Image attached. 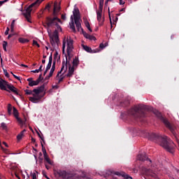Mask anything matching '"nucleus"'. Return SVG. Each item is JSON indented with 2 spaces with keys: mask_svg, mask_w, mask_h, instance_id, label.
<instances>
[{
  "mask_svg": "<svg viewBox=\"0 0 179 179\" xmlns=\"http://www.w3.org/2000/svg\"><path fill=\"white\" fill-rule=\"evenodd\" d=\"M45 9H47L48 12H50L51 9V3H48V4H46Z\"/></svg>",
  "mask_w": 179,
  "mask_h": 179,
  "instance_id": "obj_41",
  "label": "nucleus"
},
{
  "mask_svg": "<svg viewBox=\"0 0 179 179\" xmlns=\"http://www.w3.org/2000/svg\"><path fill=\"white\" fill-rule=\"evenodd\" d=\"M61 10V6L58 4L57 1H55L53 5V12L52 15L55 16L54 17H46V25L48 27H52V26H56L58 29L62 30L61 26L58 23H61L62 24V21L61 19L58 18V13H59Z\"/></svg>",
  "mask_w": 179,
  "mask_h": 179,
  "instance_id": "obj_2",
  "label": "nucleus"
},
{
  "mask_svg": "<svg viewBox=\"0 0 179 179\" xmlns=\"http://www.w3.org/2000/svg\"><path fill=\"white\" fill-rule=\"evenodd\" d=\"M13 76L15 78V79H17V80H20V77H18L15 74H13Z\"/></svg>",
  "mask_w": 179,
  "mask_h": 179,
  "instance_id": "obj_53",
  "label": "nucleus"
},
{
  "mask_svg": "<svg viewBox=\"0 0 179 179\" xmlns=\"http://www.w3.org/2000/svg\"><path fill=\"white\" fill-rule=\"evenodd\" d=\"M43 92H44V85H42L41 86L38 87L36 89H34L32 90V92L36 96H38L39 93H43Z\"/></svg>",
  "mask_w": 179,
  "mask_h": 179,
  "instance_id": "obj_15",
  "label": "nucleus"
},
{
  "mask_svg": "<svg viewBox=\"0 0 179 179\" xmlns=\"http://www.w3.org/2000/svg\"><path fill=\"white\" fill-rule=\"evenodd\" d=\"M43 157H44L45 162L48 163V164H50V166H52V162L51 161V159L48 157V154H45V155H43Z\"/></svg>",
  "mask_w": 179,
  "mask_h": 179,
  "instance_id": "obj_22",
  "label": "nucleus"
},
{
  "mask_svg": "<svg viewBox=\"0 0 179 179\" xmlns=\"http://www.w3.org/2000/svg\"><path fill=\"white\" fill-rule=\"evenodd\" d=\"M3 73H4L6 78H9V73H8L7 70L3 69Z\"/></svg>",
  "mask_w": 179,
  "mask_h": 179,
  "instance_id": "obj_45",
  "label": "nucleus"
},
{
  "mask_svg": "<svg viewBox=\"0 0 179 179\" xmlns=\"http://www.w3.org/2000/svg\"><path fill=\"white\" fill-rule=\"evenodd\" d=\"M72 64V66H74V68H78V66L79 65V59L76 57L75 59H73Z\"/></svg>",
  "mask_w": 179,
  "mask_h": 179,
  "instance_id": "obj_23",
  "label": "nucleus"
},
{
  "mask_svg": "<svg viewBox=\"0 0 179 179\" xmlns=\"http://www.w3.org/2000/svg\"><path fill=\"white\" fill-rule=\"evenodd\" d=\"M39 157H38V160L40 163H43V153L39 152Z\"/></svg>",
  "mask_w": 179,
  "mask_h": 179,
  "instance_id": "obj_39",
  "label": "nucleus"
},
{
  "mask_svg": "<svg viewBox=\"0 0 179 179\" xmlns=\"http://www.w3.org/2000/svg\"><path fill=\"white\" fill-rule=\"evenodd\" d=\"M55 64H56V61L54 60L53 63H52V68H51V69L53 70V71H55Z\"/></svg>",
  "mask_w": 179,
  "mask_h": 179,
  "instance_id": "obj_46",
  "label": "nucleus"
},
{
  "mask_svg": "<svg viewBox=\"0 0 179 179\" xmlns=\"http://www.w3.org/2000/svg\"><path fill=\"white\" fill-rule=\"evenodd\" d=\"M64 73H62V75L59 76L57 78H59L58 82H57V85H59V83H61L62 82H64V79H65V78H66V75L64 76Z\"/></svg>",
  "mask_w": 179,
  "mask_h": 179,
  "instance_id": "obj_21",
  "label": "nucleus"
},
{
  "mask_svg": "<svg viewBox=\"0 0 179 179\" xmlns=\"http://www.w3.org/2000/svg\"><path fill=\"white\" fill-rule=\"evenodd\" d=\"M43 176L45 177L47 179H50V178H48V176H47V175H45V172H43Z\"/></svg>",
  "mask_w": 179,
  "mask_h": 179,
  "instance_id": "obj_64",
  "label": "nucleus"
},
{
  "mask_svg": "<svg viewBox=\"0 0 179 179\" xmlns=\"http://www.w3.org/2000/svg\"><path fill=\"white\" fill-rule=\"evenodd\" d=\"M15 36V34H10L8 35V38H10L11 37H13Z\"/></svg>",
  "mask_w": 179,
  "mask_h": 179,
  "instance_id": "obj_63",
  "label": "nucleus"
},
{
  "mask_svg": "<svg viewBox=\"0 0 179 179\" xmlns=\"http://www.w3.org/2000/svg\"><path fill=\"white\" fill-rule=\"evenodd\" d=\"M99 5L104 6V0H99Z\"/></svg>",
  "mask_w": 179,
  "mask_h": 179,
  "instance_id": "obj_57",
  "label": "nucleus"
},
{
  "mask_svg": "<svg viewBox=\"0 0 179 179\" xmlns=\"http://www.w3.org/2000/svg\"><path fill=\"white\" fill-rule=\"evenodd\" d=\"M13 110L14 117H15V118L19 117V112L17 111V109H16L15 107H13Z\"/></svg>",
  "mask_w": 179,
  "mask_h": 179,
  "instance_id": "obj_32",
  "label": "nucleus"
},
{
  "mask_svg": "<svg viewBox=\"0 0 179 179\" xmlns=\"http://www.w3.org/2000/svg\"><path fill=\"white\" fill-rule=\"evenodd\" d=\"M106 47H107V43H101L99 45V48H101V50H103L104 48H106Z\"/></svg>",
  "mask_w": 179,
  "mask_h": 179,
  "instance_id": "obj_40",
  "label": "nucleus"
},
{
  "mask_svg": "<svg viewBox=\"0 0 179 179\" xmlns=\"http://www.w3.org/2000/svg\"><path fill=\"white\" fill-rule=\"evenodd\" d=\"M129 104V99H125L123 102L120 103L122 107H127Z\"/></svg>",
  "mask_w": 179,
  "mask_h": 179,
  "instance_id": "obj_27",
  "label": "nucleus"
},
{
  "mask_svg": "<svg viewBox=\"0 0 179 179\" xmlns=\"http://www.w3.org/2000/svg\"><path fill=\"white\" fill-rule=\"evenodd\" d=\"M66 57V62L64 61V64H66L67 61H69V64H71V58H72V55H71V52H67V55H65Z\"/></svg>",
  "mask_w": 179,
  "mask_h": 179,
  "instance_id": "obj_24",
  "label": "nucleus"
},
{
  "mask_svg": "<svg viewBox=\"0 0 179 179\" xmlns=\"http://www.w3.org/2000/svg\"><path fill=\"white\" fill-rule=\"evenodd\" d=\"M41 147H42V152L43 153V155H47V150H45V148H44V145L43 143H41Z\"/></svg>",
  "mask_w": 179,
  "mask_h": 179,
  "instance_id": "obj_36",
  "label": "nucleus"
},
{
  "mask_svg": "<svg viewBox=\"0 0 179 179\" xmlns=\"http://www.w3.org/2000/svg\"><path fill=\"white\" fill-rule=\"evenodd\" d=\"M85 25L86 26L87 29H88L89 31H90L91 33H92V31H93L92 30V28L90 27V23H89V21L85 20Z\"/></svg>",
  "mask_w": 179,
  "mask_h": 179,
  "instance_id": "obj_31",
  "label": "nucleus"
},
{
  "mask_svg": "<svg viewBox=\"0 0 179 179\" xmlns=\"http://www.w3.org/2000/svg\"><path fill=\"white\" fill-rule=\"evenodd\" d=\"M27 82H29V83H30L31 82H33V78H28Z\"/></svg>",
  "mask_w": 179,
  "mask_h": 179,
  "instance_id": "obj_61",
  "label": "nucleus"
},
{
  "mask_svg": "<svg viewBox=\"0 0 179 179\" xmlns=\"http://www.w3.org/2000/svg\"><path fill=\"white\" fill-rule=\"evenodd\" d=\"M55 71V70L50 69V73H49V76H52V75H54Z\"/></svg>",
  "mask_w": 179,
  "mask_h": 179,
  "instance_id": "obj_50",
  "label": "nucleus"
},
{
  "mask_svg": "<svg viewBox=\"0 0 179 179\" xmlns=\"http://www.w3.org/2000/svg\"><path fill=\"white\" fill-rule=\"evenodd\" d=\"M96 15H97V20H98V22H99V25L102 26V24H103V22H104V20H103L101 21L102 13L96 11Z\"/></svg>",
  "mask_w": 179,
  "mask_h": 179,
  "instance_id": "obj_18",
  "label": "nucleus"
},
{
  "mask_svg": "<svg viewBox=\"0 0 179 179\" xmlns=\"http://www.w3.org/2000/svg\"><path fill=\"white\" fill-rule=\"evenodd\" d=\"M89 40H94V41H96V38L93 36H91L90 35L89 38H88Z\"/></svg>",
  "mask_w": 179,
  "mask_h": 179,
  "instance_id": "obj_49",
  "label": "nucleus"
},
{
  "mask_svg": "<svg viewBox=\"0 0 179 179\" xmlns=\"http://www.w3.org/2000/svg\"><path fill=\"white\" fill-rule=\"evenodd\" d=\"M15 118L18 121L19 124H20V125H24L26 121H27L26 117H24V120H22V118L19 117V116Z\"/></svg>",
  "mask_w": 179,
  "mask_h": 179,
  "instance_id": "obj_25",
  "label": "nucleus"
},
{
  "mask_svg": "<svg viewBox=\"0 0 179 179\" xmlns=\"http://www.w3.org/2000/svg\"><path fill=\"white\" fill-rule=\"evenodd\" d=\"M24 132H26V129H24L23 131H22L20 132V134H19L17 136V141H21V139L23 138V136L24 134Z\"/></svg>",
  "mask_w": 179,
  "mask_h": 179,
  "instance_id": "obj_26",
  "label": "nucleus"
},
{
  "mask_svg": "<svg viewBox=\"0 0 179 179\" xmlns=\"http://www.w3.org/2000/svg\"><path fill=\"white\" fill-rule=\"evenodd\" d=\"M68 66H69V73L66 74V78H72L73 76V72H75V67L71 65V63H69V61H67L66 64H65V60L62 62V66L59 71H58L57 75L56 78H58L61 73H65L66 71H68Z\"/></svg>",
  "mask_w": 179,
  "mask_h": 179,
  "instance_id": "obj_5",
  "label": "nucleus"
},
{
  "mask_svg": "<svg viewBox=\"0 0 179 179\" xmlns=\"http://www.w3.org/2000/svg\"><path fill=\"white\" fill-rule=\"evenodd\" d=\"M113 174H114L115 176H118V177H121V176L124 177V178H126V179L132 178V177L129 176L128 174L125 173L124 172H118V171H109L106 172L103 175V177L104 178H107Z\"/></svg>",
  "mask_w": 179,
  "mask_h": 179,
  "instance_id": "obj_8",
  "label": "nucleus"
},
{
  "mask_svg": "<svg viewBox=\"0 0 179 179\" xmlns=\"http://www.w3.org/2000/svg\"><path fill=\"white\" fill-rule=\"evenodd\" d=\"M52 65V53H50V55L49 57V62L48 64L46 66L45 70L46 71H50L51 69V66Z\"/></svg>",
  "mask_w": 179,
  "mask_h": 179,
  "instance_id": "obj_17",
  "label": "nucleus"
},
{
  "mask_svg": "<svg viewBox=\"0 0 179 179\" xmlns=\"http://www.w3.org/2000/svg\"><path fill=\"white\" fill-rule=\"evenodd\" d=\"M24 92H25V94H27V96H30L31 94L33 96V91L32 90H25Z\"/></svg>",
  "mask_w": 179,
  "mask_h": 179,
  "instance_id": "obj_35",
  "label": "nucleus"
},
{
  "mask_svg": "<svg viewBox=\"0 0 179 179\" xmlns=\"http://www.w3.org/2000/svg\"><path fill=\"white\" fill-rule=\"evenodd\" d=\"M40 83L37 80H32L31 83H29V86L31 87H33V86H37Z\"/></svg>",
  "mask_w": 179,
  "mask_h": 179,
  "instance_id": "obj_28",
  "label": "nucleus"
},
{
  "mask_svg": "<svg viewBox=\"0 0 179 179\" xmlns=\"http://www.w3.org/2000/svg\"><path fill=\"white\" fill-rule=\"evenodd\" d=\"M32 179H37V176H36V173H33L31 174Z\"/></svg>",
  "mask_w": 179,
  "mask_h": 179,
  "instance_id": "obj_48",
  "label": "nucleus"
},
{
  "mask_svg": "<svg viewBox=\"0 0 179 179\" xmlns=\"http://www.w3.org/2000/svg\"><path fill=\"white\" fill-rule=\"evenodd\" d=\"M8 1L9 0H3V1H0V3L1 4V6L3 5V3H5L6 2H8Z\"/></svg>",
  "mask_w": 179,
  "mask_h": 179,
  "instance_id": "obj_55",
  "label": "nucleus"
},
{
  "mask_svg": "<svg viewBox=\"0 0 179 179\" xmlns=\"http://www.w3.org/2000/svg\"><path fill=\"white\" fill-rule=\"evenodd\" d=\"M8 45V42H6V41H3V47H6Z\"/></svg>",
  "mask_w": 179,
  "mask_h": 179,
  "instance_id": "obj_56",
  "label": "nucleus"
},
{
  "mask_svg": "<svg viewBox=\"0 0 179 179\" xmlns=\"http://www.w3.org/2000/svg\"><path fill=\"white\" fill-rule=\"evenodd\" d=\"M0 89L1 90H6V92H12L14 94L18 96L19 92H17V88L13 86L12 84H9L8 81L0 78Z\"/></svg>",
  "mask_w": 179,
  "mask_h": 179,
  "instance_id": "obj_6",
  "label": "nucleus"
},
{
  "mask_svg": "<svg viewBox=\"0 0 179 179\" xmlns=\"http://www.w3.org/2000/svg\"><path fill=\"white\" fill-rule=\"evenodd\" d=\"M70 29L73 31V33H76V28L75 27V22H73V16H71V22L69 23Z\"/></svg>",
  "mask_w": 179,
  "mask_h": 179,
  "instance_id": "obj_16",
  "label": "nucleus"
},
{
  "mask_svg": "<svg viewBox=\"0 0 179 179\" xmlns=\"http://www.w3.org/2000/svg\"><path fill=\"white\" fill-rule=\"evenodd\" d=\"M141 170L144 174H150L152 173V169L146 168V166H143Z\"/></svg>",
  "mask_w": 179,
  "mask_h": 179,
  "instance_id": "obj_20",
  "label": "nucleus"
},
{
  "mask_svg": "<svg viewBox=\"0 0 179 179\" xmlns=\"http://www.w3.org/2000/svg\"><path fill=\"white\" fill-rule=\"evenodd\" d=\"M103 5L101 4H99V10H96V12H99V13H103Z\"/></svg>",
  "mask_w": 179,
  "mask_h": 179,
  "instance_id": "obj_43",
  "label": "nucleus"
},
{
  "mask_svg": "<svg viewBox=\"0 0 179 179\" xmlns=\"http://www.w3.org/2000/svg\"><path fill=\"white\" fill-rule=\"evenodd\" d=\"M66 44V42L65 41V39L63 41V44H62V52L63 54H65V45Z\"/></svg>",
  "mask_w": 179,
  "mask_h": 179,
  "instance_id": "obj_38",
  "label": "nucleus"
},
{
  "mask_svg": "<svg viewBox=\"0 0 179 179\" xmlns=\"http://www.w3.org/2000/svg\"><path fill=\"white\" fill-rule=\"evenodd\" d=\"M57 57H58V52H55V55H54V59H57Z\"/></svg>",
  "mask_w": 179,
  "mask_h": 179,
  "instance_id": "obj_54",
  "label": "nucleus"
},
{
  "mask_svg": "<svg viewBox=\"0 0 179 179\" xmlns=\"http://www.w3.org/2000/svg\"><path fill=\"white\" fill-rule=\"evenodd\" d=\"M67 41V49H66V52H72V50H73V40L71 38L66 39Z\"/></svg>",
  "mask_w": 179,
  "mask_h": 179,
  "instance_id": "obj_13",
  "label": "nucleus"
},
{
  "mask_svg": "<svg viewBox=\"0 0 179 179\" xmlns=\"http://www.w3.org/2000/svg\"><path fill=\"white\" fill-rule=\"evenodd\" d=\"M38 136L41 139L42 142L43 143H45V141L44 140V136L43 135H40V133L38 131H36Z\"/></svg>",
  "mask_w": 179,
  "mask_h": 179,
  "instance_id": "obj_37",
  "label": "nucleus"
},
{
  "mask_svg": "<svg viewBox=\"0 0 179 179\" xmlns=\"http://www.w3.org/2000/svg\"><path fill=\"white\" fill-rule=\"evenodd\" d=\"M154 114L157 115L158 118L162 120V122H164V125L166 127V128H169V129L171 131V134H173V136L176 138V141H178V139H177V134H176V126L171 123L169 122L167 119L163 117L162 115V113L159 112L158 110H155L154 112Z\"/></svg>",
  "mask_w": 179,
  "mask_h": 179,
  "instance_id": "obj_4",
  "label": "nucleus"
},
{
  "mask_svg": "<svg viewBox=\"0 0 179 179\" xmlns=\"http://www.w3.org/2000/svg\"><path fill=\"white\" fill-rule=\"evenodd\" d=\"M149 138L150 141H153L154 142H156V143H158V145L162 146V148L165 149L167 152H169V153H173L174 142L169 138V137L156 133H152L149 135Z\"/></svg>",
  "mask_w": 179,
  "mask_h": 179,
  "instance_id": "obj_1",
  "label": "nucleus"
},
{
  "mask_svg": "<svg viewBox=\"0 0 179 179\" xmlns=\"http://www.w3.org/2000/svg\"><path fill=\"white\" fill-rule=\"evenodd\" d=\"M77 30H78V31H82V33H83L84 37H85V38H89L90 35L89 34L86 33V31H85L83 30V28H82V24H80V27L79 28V29H77Z\"/></svg>",
  "mask_w": 179,
  "mask_h": 179,
  "instance_id": "obj_19",
  "label": "nucleus"
},
{
  "mask_svg": "<svg viewBox=\"0 0 179 179\" xmlns=\"http://www.w3.org/2000/svg\"><path fill=\"white\" fill-rule=\"evenodd\" d=\"M8 113L9 115L12 114V105L10 103L8 104Z\"/></svg>",
  "mask_w": 179,
  "mask_h": 179,
  "instance_id": "obj_34",
  "label": "nucleus"
},
{
  "mask_svg": "<svg viewBox=\"0 0 179 179\" xmlns=\"http://www.w3.org/2000/svg\"><path fill=\"white\" fill-rule=\"evenodd\" d=\"M50 43L52 45H54V41L58 44L59 42V36H58V30L55 29L53 32V34L51 36V34H49Z\"/></svg>",
  "mask_w": 179,
  "mask_h": 179,
  "instance_id": "obj_11",
  "label": "nucleus"
},
{
  "mask_svg": "<svg viewBox=\"0 0 179 179\" xmlns=\"http://www.w3.org/2000/svg\"><path fill=\"white\" fill-rule=\"evenodd\" d=\"M100 50L99 49H96V50H92L91 49V52H90V54H96V52H99Z\"/></svg>",
  "mask_w": 179,
  "mask_h": 179,
  "instance_id": "obj_44",
  "label": "nucleus"
},
{
  "mask_svg": "<svg viewBox=\"0 0 179 179\" xmlns=\"http://www.w3.org/2000/svg\"><path fill=\"white\" fill-rule=\"evenodd\" d=\"M18 41L20 43H22V44H25L26 43H29V39L24 38H20L18 39Z\"/></svg>",
  "mask_w": 179,
  "mask_h": 179,
  "instance_id": "obj_30",
  "label": "nucleus"
},
{
  "mask_svg": "<svg viewBox=\"0 0 179 179\" xmlns=\"http://www.w3.org/2000/svg\"><path fill=\"white\" fill-rule=\"evenodd\" d=\"M62 20H66V15L65 14H62Z\"/></svg>",
  "mask_w": 179,
  "mask_h": 179,
  "instance_id": "obj_51",
  "label": "nucleus"
},
{
  "mask_svg": "<svg viewBox=\"0 0 179 179\" xmlns=\"http://www.w3.org/2000/svg\"><path fill=\"white\" fill-rule=\"evenodd\" d=\"M79 8H74L73 10V15L74 17V22L76 27V29L79 30L80 27V17H79Z\"/></svg>",
  "mask_w": 179,
  "mask_h": 179,
  "instance_id": "obj_9",
  "label": "nucleus"
},
{
  "mask_svg": "<svg viewBox=\"0 0 179 179\" xmlns=\"http://www.w3.org/2000/svg\"><path fill=\"white\" fill-rule=\"evenodd\" d=\"M120 1V5H124L125 4V1H124L123 0H119Z\"/></svg>",
  "mask_w": 179,
  "mask_h": 179,
  "instance_id": "obj_58",
  "label": "nucleus"
},
{
  "mask_svg": "<svg viewBox=\"0 0 179 179\" xmlns=\"http://www.w3.org/2000/svg\"><path fill=\"white\" fill-rule=\"evenodd\" d=\"M15 20H13L11 22V25H10V31H11V33H13V31L15 30Z\"/></svg>",
  "mask_w": 179,
  "mask_h": 179,
  "instance_id": "obj_33",
  "label": "nucleus"
},
{
  "mask_svg": "<svg viewBox=\"0 0 179 179\" xmlns=\"http://www.w3.org/2000/svg\"><path fill=\"white\" fill-rule=\"evenodd\" d=\"M3 145H4L6 146V148H9V145L5 141L3 142Z\"/></svg>",
  "mask_w": 179,
  "mask_h": 179,
  "instance_id": "obj_62",
  "label": "nucleus"
},
{
  "mask_svg": "<svg viewBox=\"0 0 179 179\" xmlns=\"http://www.w3.org/2000/svg\"><path fill=\"white\" fill-rule=\"evenodd\" d=\"M9 27H7V29H6V31H5V33H4V34L6 35V36H8V34H9Z\"/></svg>",
  "mask_w": 179,
  "mask_h": 179,
  "instance_id": "obj_52",
  "label": "nucleus"
},
{
  "mask_svg": "<svg viewBox=\"0 0 179 179\" xmlns=\"http://www.w3.org/2000/svg\"><path fill=\"white\" fill-rule=\"evenodd\" d=\"M137 160H139L140 162H148V166L152 164V160L148 158L145 153L138 155L137 156Z\"/></svg>",
  "mask_w": 179,
  "mask_h": 179,
  "instance_id": "obj_12",
  "label": "nucleus"
},
{
  "mask_svg": "<svg viewBox=\"0 0 179 179\" xmlns=\"http://www.w3.org/2000/svg\"><path fill=\"white\" fill-rule=\"evenodd\" d=\"M33 45H37L38 48H40V44H38V43L36 41H33Z\"/></svg>",
  "mask_w": 179,
  "mask_h": 179,
  "instance_id": "obj_47",
  "label": "nucleus"
},
{
  "mask_svg": "<svg viewBox=\"0 0 179 179\" xmlns=\"http://www.w3.org/2000/svg\"><path fill=\"white\" fill-rule=\"evenodd\" d=\"M148 110H149V106L139 104L129 109L127 111V115L133 117L137 121H142V119L146 117V111Z\"/></svg>",
  "mask_w": 179,
  "mask_h": 179,
  "instance_id": "obj_3",
  "label": "nucleus"
},
{
  "mask_svg": "<svg viewBox=\"0 0 179 179\" xmlns=\"http://www.w3.org/2000/svg\"><path fill=\"white\" fill-rule=\"evenodd\" d=\"M83 48L87 52H92V48H90V47L87 46V45H83Z\"/></svg>",
  "mask_w": 179,
  "mask_h": 179,
  "instance_id": "obj_29",
  "label": "nucleus"
},
{
  "mask_svg": "<svg viewBox=\"0 0 179 179\" xmlns=\"http://www.w3.org/2000/svg\"><path fill=\"white\" fill-rule=\"evenodd\" d=\"M1 127L5 129V128H6V124L5 123H1Z\"/></svg>",
  "mask_w": 179,
  "mask_h": 179,
  "instance_id": "obj_60",
  "label": "nucleus"
},
{
  "mask_svg": "<svg viewBox=\"0 0 179 179\" xmlns=\"http://www.w3.org/2000/svg\"><path fill=\"white\" fill-rule=\"evenodd\" d=\"M57 173L63 179H73V173H68L66 171H58Z\"/></svg>",
  "mask_w": 179,
  "mask_h": 179,
  "instance_id": "obj_10",
  "label": "nucleus"
},
{
  "mask_svg": "<svg viewBox=\"0 0 179 179\" xmlns=\"http://www.w3.org/2000/svg\"><path fill=\"white\" fill-rule=\"evenodd\" d=\"M43 79H44V78H43V74H40L39 76H38V79L36 80V81H38V83H40V82H41V80H43Z\"/></svg>",
  "mask_w": 179,
  "mask_h": 179,
  "instance_id": "obj_42",
  "label": "nucleus"
},
{
  "mask_svg": "<svg viewBox=\"0 0 179 179\" xmlns=\"http://www.w3.org/2000/svg\"><path fill=\"white\" fill-rule=\"evenodd\" d=\"M44 0H36L35 2L32 3L29 5L25 10V13H23L22 15L24 16L25 19L29 22V23H31V20H30V17H31V10H33L32 8H36L40 6V3L43 2Z\"/></svg>",
  "mask_w": 179,
  "mask_h": 179,
  "instance_id": "obj_7",
  "label": "nucleus"
},
{
  "mask_svg": "<svg viewBox=\"0 0 179 179\" xmlns=\"http://www.w3.org/2000/svg\"><path fill=\"white\" fill-rule=\"evenodd\" d=\"M31 72H33V73H38V72L40 71L38 69H36V70L31 71Z\"/></svg>",
  "mask_w": 179,
  "mask_h": 179,
  "instance_id": "obj_59",
  "label": "nucleus"
},
{
  "mask_svg": "<svg viewBox=\"0 0 179 179\" xmlns=\"http://www.w3.org/2000/svg\"><path fill=\"white\" fill-rule=\"evenodd\" d=\"M34 96H29V101H31V103H38L40 100L43 98L41 95H36L35 94H33Z\"/></svg>",
  "mask_w": 179,
  "mask_h": 179,
  "instance_id": "obj_14",
  "label": "nucleus"
}]
</instances>
